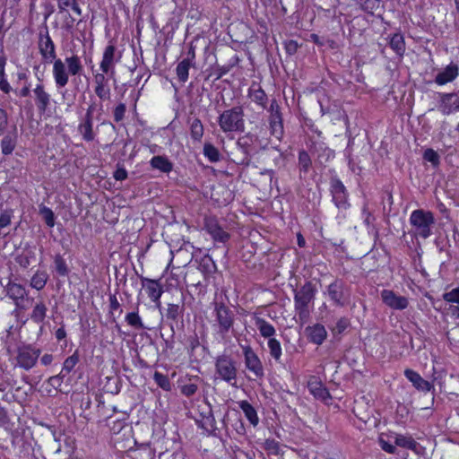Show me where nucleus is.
Masks as SVG:
<instances>
[{
	"instance_id": "nucleus-50",
	"label": "nucleus",
	"mask_w": 459,
	"mask_h": 459,
	"mask_svg": "<svg viewBox=\"0 0 459 459\" xmlns=\"http://www.w3.org/2000/svg\"><path fill=\"white\" fill-rule=\"evenodd\" d=\"M79 360H80L79 351L75 350L74 352L71 356L67 357L65 359V361L63 363L62 371L70 373L75 368V366L79 363Z\"/></svg>"
},
{
	"instance_id": "nucleus-16",
	"label": "nucleus",
	"mask_w": 459,
	"mask_h": 459,
	"mask_svg": "<svg viewBox=\"0 0 459 459\" xmlns=\"http://www.w3.org/2000/svg\"><path fill=\"white\" fill-rule=\"evenodd\" d=\"M240 348L246 368L253 373H263V363L255 350L249 344H240Z\"/></svg>"
},
{
	"instance_id": "nucleus-10",
	"label": "nucleus",
	"mask_w": 459,
	"mask_h": 459,
	"mask_svg": "<svg viewBox=\"0 0 459 459\" xmlns=\"http://www.w3.org/2000/svg\"><path fill=\"white\" fill-rule=\"evenodd\" d=\"M119 59L120 56H117V47L113 40H110L103 50L100 70L113 77L115 75L116 65Z\"/></svg>"
},
{
	"instance_id": "nucleus-33",
	"label": "nucleus",
	"mask_w": 459,
	"mask_h": 459,
	"mask_svg": "<svg viewBox=\"0 0 459 459\" xmlns=\"http://www.w3.org/2000/svg\"><path fill=\"white\" fill-rule=\"evenodd\" d=\"M64 377L65 375H53L47 379L41 387H44L48 393L51 392L52 388L54 390H59L62 393H68L69 390L66 389V386H63L62 385Z\"/></svg>"
},
{
	"instance_id": "nucleus-17",
	"label": "nucleus",
	"mask_w": 459,
	"mask_h": 459,
	"mask_svg": "<svg viewBox=\"0 0 459 459\" xmlns=\"http://www.w3.org/2000/svg\"><path fill=\"white\" fill-rule=\"evenodd\" d=\"M247 97L259 108L264 110L268 108V95L259 82H252L247 89Z\"/></svg>"
},
{
	"instance_id": "nucleus-58",
	"label": "nucleus",
	"mask_w": 459,
	"mask_h": 459,
	"mask_svg": "<svg viewBox=\"0 0 459 459\" xmlns=\"http://www.w3.org/2000/svg\"><path fill=\"white\" fill-rule=\"evenodd\" d=\"M92 75H93V86L109 82V78H111L109 75L106 74L102 71L92 72Z\"/></svg>"
},
{
	"instance_id": "nucleus-64",
	"label": "nucleus",
	"mask_w": 459,
	"mask_h": 459,
	"mask_svg": "<svg viewBox=\"0 0 459 459\" xmlns=\"http://www.w3.org/2000/svg\"><path fill=\"white\" fill-rule=\"evenodd\" d=\"M180 390L186 396H192L197 391V385L194 383L180 385Z\"/></svg>"
},
{
	"instance_id": "nucleus-63",
	"label": "nucleus",
	"mask_w": 459,
	"mask_h": 459,
	"mask_svg": "<svg viewBox=\"0 0 459 459\" xmlns=\"http://www.w3.org/2000/svg\"><path fill=\"white\" fill-rule=\"evenodd\" d=\"M12 221V212L11 211H3L0 213V229H4L11 224Z\"/></svg>"
},
{
	"instance_id": "nucleus-54",
	"label": "nucleus",
	"mask_w": 459,
	"mask_h": 459,
	"mask_svg": "<svg viewBox=\"0 0 459 459\" xmlns=\"http://www.w3.org/2000/svg\"><path fill=\"white\" fill-rule=\"evenodd\" d=\"M156 384L165 391L171 390V383L169 375H153Z\"/></svg>"
},
{
	"instance_id": "nucleus-45",
	"label": "nucleus",
	"mask_w": 459,
	"mask_h": 459,
	"mask_svg": "<svg viewBox=\"0 0 459 459\" xmlns=\"http://www.w3.org/2000/svg\"><path fill=\"white\" fill-rule=\"evenodd\" d=\"M39 213L41 216L42 220L44 221L45 224L48 228H53L56 224V215L52 209L49 207L40 204L39 206Z\"/></svg>"
},
{
	"instance_id": "nucleus-39",
	"label": "nucleus",
	"mask_w": 459,
	"mask_h": 459,
	"mask_svg": "<svg viewBox=\"0 0 459 459\" xmlns=\"http://www.w3.org/2000/svg\"><path fill=\"white\" fill-rule=\"evenodd\" d=\"M194 66L195 64H191L188 62V60L184 59L178 64L176 67V74L178 81L181 83H185L187 82L189 77V69Z\"/></svg>"
},
{
	"instance_id": "nucleus-49",
	"label": "nucleus",
	"mask_w": 459,
	"mask_h": 459,
	"mask_svg": "<svg viewBox=\"0 0 459 459\" xmlns=\"http://www.w3.org/2000/svg\"><path fill=\"white\" fill-rule=\"evenodd\" d=\"M95 95L100 99V101H108L111 98V89L109 82L104 84H98L93 86Z\"/></svg>"
},
{
	"instance_id": "nucleus-25",
	"label": "nucleus",
	"mask_w": 459,
	"mask_h": 459,
	"mask_svg": "<svg viewBox=\"0 0 459 459\" xmlns=\"http://www.w3.org/2000/svg\"><path fill=\"white\" fill-rule=\"evenodd\" d=\"M27 291L25 288L19 283L9 281L6 286V295L12 299L19 309H24V307L21 306V302L24 299Z\"/></svg>"
},
{
	"instance_id": "nucleus-11",
	"label": "nucleus",
	"mask_w": 459,
	"mask_h": 459,
	"mask_svg": "<svg viewBox=\"0 0 459 459\" xmlns=\"http://www.w3.org/2000/svg\"><path fill=\"white\" fill-rule=\"evenodd\" d=\"M142 283V288L150 299L158 307H160L161 302L160 298L164 293L163 286L160 283V279H151L143 275L139 276Z\"/></svg>"
},
{
	"instance_id": "nucleus-5",
	"label": "nucleus",
	"mask_w": 459,
	"mask_h": 459,
	"mask_svg": "<svg viewBox=\"0 0 459 459\" xmlns=\"http://www.w3.org/2000/svg\"><path fill=\"white\" fill-rule=\"evenodd\" d=\"M409 221L416 238L427 239L432 235L435 216L431 211L423 209L414 210L411 212Z\"/></svg>"
},
{
	"instance_id": "nucleus-1",
	"label": "nucleus",
	"mask_w": 459,
	"mask_h": 459,
	"mask_svg": "<svg viewBox=\"0 0 459 459\" xmlns=\"http://www.w3.org/2000/svg\"><path fill=\"white\" fill-rule=\"evenodd\" d=\"M51 64H53L52 75L57 90L68 84L70 75H80L83 71L81 57L75 54L66 56L64 61L61 58H56Z\"/></svg>"
},
{
	"instance_id": "nucleus-26",
	"label": "nucleus",
	"mask_w": 459,
	"mask_h": 459,
	"mask_svg": "<svg viewBox=\"0 0 459 459\" xmlns=\"http://www.w3.org/2000/svg\"><path fill=\"white\" fill-rule=\"evenodd\" d=\"M388 45L390 48L399 57H403L406 50L404 36L401 31L395 32L388 37Z\"/></svg>"
},
{
	"instance_id": "nucleus-37",
	"label": "nucleus",
	"mask_w": 459,
	"mask_h": 459,
	"mask_svg": "<svg viewBox=\"0 0 459 459\" xmlns=\"http://www.w3.org/2000/svg\"><path fill=\"white\" fill-rule=\"evenodd\" d=\"M406 377L419 391L429 392L433 388V379H424L421 375H406Z\"/></svg>"
},
{
	"instance_id": "nucleus-19",
	"label": "nucleus",
	"mask_w": 459,
	"mask_h": 459,
	"mask_svg": "<svg viewBox=\"0 0 459 459\" xmlns=\"http://www.w3.org/2000/svg\"><path fill=\"white\" fill-rule=\"evenodd\" d=\"M307 388L316 399L321 400L325 403H328V401L332 399L328 389L323 385L321 379L316 375L310 376Z\"/></svg>"
},
{
	"instance_id": "nucleus-15",
	"label": "nucleus",
	"mask_w": 459,
	"mask_h": 459,
	"mask_svg": "<svg viewBox=\"0 0 459 459\" xmlns=\"http://www.w3.org/2000/svg\"><path fill=\"white\" fill-rule=\"evenodd\" d=\"M380 297L382 302L386 307L394 310H403L409 306L408 298L396 294L393 290H382Z\"/></svg>"
},
{
	"instance_id": "nucleus-52",
	"label": "nucleus",
	"mask_w": 459,
	"mask_h": 459,
	"mask_svg": "<svg viewBox=\"0 0 459 459\" xmlns=\"http://www.w3.org/2000/svg\"><path fill=\"white\" fill-rule=\"evenodd\" d=\"M253 135L251 134H247L238 138L237 141L238 146L242 150L243 152L248 153L251 151V147L253 144Z\"/></svg>"
},
{
	"instance_id": "nucleus-31",
	"label": "nucleus",
	"mask_w": 459,
	"mask_h": 459,
	"mask_svg": "<svg viewBox=\"0 0 459 459\" xmlns=\"http://www.w3.org/2000/svg\"><path fill=\"white\" fill-rule=\"evenodd\" d=\"M254 324L255 327L258 329L261 336L264 338H274L273 336L276 333L275 327L266 321L264 318L255 316H254Z\"/></svg>"
},
{
	"instance_id": "nucleus-48",
	"label": "nucleus",
	"mask_w": 459,
	"mask_h": 459,
	"mask_svg": "<svg viewBox=\"0 0 459 459\" xmlns=\"http://www.w3.org/2000/svg\"><path fill=\"white\" fill-rule=\"evenodd\" d=\"M424 161L429 162L434 169L440 166V156L437 151L432 148H427L422 154Z\"/></svg>"
},
{
	"instance_id": "nucleus-60",
	"label": "nucleus",
	"mask_w": 459,
	"mask_h": 459,
	"mask_svg": "<svg viewBox=\"0 0 459 459\" xmlns=\"http://www.w3.org/2000/svg\"><path fill=\"white\" fill-rule=\"evenodd\" d=\"M264 448L273 455L280 453L279 443L274 439H266L264 443Z\"/></svg>"
},
{
	"instance_id": "nucleus-28",
	"label": "nucleus",
	"mask_w": 459,
	"mask_h": 459,
	"mask_svg": "<svg viewBox=\"0 0 459 459\" xmlns=\"http://www.w3.org/2000/svg\"><path fill=\"white\" fill-rule=\"evenodd\" d=\"M190 137L195 143H201L204 134V127L200 118L188 117Z\"/></svg>"
},
{
	"instance_id": "nucleus-8",
	"label": "nucleus",
	"mask_w": 459,
	"mask_h": 459,
	"mask_svg": "<svg viewBox=\"0 0 459 459\" xmlns=\"http://www.w3.org/2000/svg\"><path fill=\"white\" fill-rule=\"evenodd\" d=\"M330 193L332 201L338 209L346 210L350 207L349 194L342 181L337 177L330 179Z\"/></svg>"
},
{
	"instance_id": "nucleus-56",
	"label": "nucleus",
	"mask_w": 459,
	"mask_h": 459,
	"mask_svg": "<svg viewBox=\"0 0 459 459\" xmlns=\"http://www.w3.org/2000/svg\"><path fill=\"white\" fill-rule=\"evenodd\" d=\"M443 299L448 303L459 304V287L443 294Z\"/></svg>"
},
{
	"instance_id": "nucleus-30",
	"label": "nucleus",
	"mask_w": 459,
	"mask_h": 459,
	"mask_svg": "<svg viewBox=\"0 0 459 459\" xmlns=\"http://www.w3.org/2000/svg\"><path fill=\"white\" fill-rule=\"evenodd\" d=\"M150 166L162 173L169 174L173 170V163L165 155H156L150 160Z\"/></svg>"
},
{
	"instance_id": "nucleus-20",
	"label": "nucleus",
	"mask_w": 459,
	"mask_h": 459,
	"mask_svg": "<svg viewBox=\"0 0 459 459\" xmlns=\"http://www.w3.org/2000/svg\"><path fill=\"white\" fill-rule=\"evenodd\" d=\"M185 313V303L182 301L181 304L168 303L165 319L169 324L172 332H174V325H178L179 322L183 321Z\"/></svg>"
},
{
	"instance_id": "nucleus-29",
	"label": "nucleus",
	"mask_w": 459,
	"mask_h": 459,
	"mask_svg": "<svg viewBox=\"0 0 459 459\" xmlns=\"http://www.w3.org/2000/svg\"><path fill=\"white\" fill-rule=\"evenodd\" d=\"M47 312L48 307L46 303L43 300H39L34 305L30 315V318L33 323L40 325V330L43 329V324L47 317Z\"/></svg>"
},
{
	"instance_id": "nucleus-21",
	"label": "nucleus",
	"mask_w": 459,
	"mask_h": 459,
	"mask_svg": "<svg viewBox=\"0 0 459 459\" xmlns=\"http://www.w3.org/2000/svg\"><path fill=\"white\" fill-rule=\"evenodd\" d=\"M439 110L444 115L459 111V97L454 92L441 94Z\"/></svg>"
},
{
	"instance_id": "nucleus-57",
	"label": "nucleus",
	"mask_w": 459,
	"mask_h": 459,
	"mask_svg": "<svg viewBox=\"0 0 459 459\" xmlns=\"http://www.w3.org/2000/svg\"><path fill=\"white\" fill-rule=\"evenodd\" d=\"M200 346V341L196 334L190 335L186 340V348L190 353Z\"/></svg>"
},
{
	"instance_id": "nucleus-22",
	"label": "nucleus",
	"mask_w": 459,
	"mask_h": 459,
	"mask_svg": "<svg viewBox=\"0 0 459 459\" xmlns=\"http://www.w3.org/2000/svg\"><path fill=\"white\" fill-rule=\"evenodd\" d=\"M459 75V66L455 63H450L442 71L438 72L435 76V82L437 85H445L452 82Z\"/></svg>"
},
{
	"instance_id": "nucleus-24",
	"label": "nucleus",
	"mask_w": 459,
	"mask_h": 459,
	"mask_svg": "<svg viewBox=\"0 0 459 459\" xmlns=\"http://www.w3.org/2000/svg\"><path fill=\"white\" fill-rule=\"evenodd\" d=\"M240 61V57L235 54L229 59L226 65H216L212 67V71L210 73L209 76L213 77L214 81L219 80L229 74L233 68L238 66Z\"/></svg>"
},
{
	"instance_id": "nucleus-32",
	"label": "nucleus",
	"mask_w": 459,
	"mask_h": 459,
	"mask_svg": "<svg viewBox=\"0 0 459 459\" xmlns=\"http://www.w3.org/2000/svg\"><path fill=\"white\" fill-rule=\"evenodd\" d=\"M217 373H237L235 362L229 355H221L216 359Z\"/></svg>"
},
{
	"instance_id": "nucleus-23",
	"label": "nucleus",
	"mask_w": 459,
	"mask_h": 459,
	"mask_svg": "<svg viewBox=\"0 0 459 459\" xmlns=\"http://www.w3.org/2000/svg\"><path fill=\"white\" fill-rule=\"evenodd\" d=\"M307 338L309 342L321 345L327 337L325 327L319 323L309 325L306 328Z\"/></svg>"
},
{
	"instance_id": "nucleus-27",
	"label": "nucleus",
	"mask_w": 459,
	"mask_h": 459,
	"mask_svg": "<svg viewBox=\"0 0 459 459\" xmlns=\"http://www.w3.org/2000/svg\"><path fill=\"white\" fill-rule=\"evenodd\" d=\"M125 322L128 326L136 331L146 330L149 329L139 313V305H136L135 308L133 311H130L125 316Z\"/></svg>"
},
{
	"instance_id": "nucleus-46",
	"label": "nucleus",
	"mask_w": 459,
	"mask_h": 459,
	"mask_svg": "<svg viewBox=\"0 0 459 459\" xmlns=\"http://www.w3.org/2000/svg\"><path fill=\"white\" fill-rule=\"evenodd\" d=\"M394 443L398 446L412 451H416L419 446V443H417L411 436L396 435Z\"/></svg>"
},
{
	"instance_id": "nucleus-9",
	"label": "nucleus",
	"mask_w": 459,
	"mask_h": 459,
	"mask_svg": "<svg viewBox=\"0 0 459 459\" xmlns=\"http://www.w3.org/2000/svg\"><path fill=\"white\" fill-rule=\"evenodd\" d=\"M204 229L215 243L226 244L230 239V234L223 230L216 216H205Z\"/></svg>"
},
{
	"instance_id": "nucleus-61",
	"label": "nucleus",
	"mask_w": 459,
	"mask_h": 459,
	"mask_svg": "<svg viewBox=\"0 0 459 459\" xmlns=\"http://www.w3.org/2000/svg\"><path fill=\"white\" fill-rule=\"evenodd\" d=\"M55 337L58 342H64V343L61 344L62 346H67V333L64 325H62L55 331Z\"/></svg>"
},
{
	"instance_id": "nucleus-14",
	"label": "nucleus",
	"mask_w": 459,
	"mask_h": 459,
	"mask_svg": "<svg viewBox=\"0 0 459 459\" xmlns=\"http://www.w3.org/2000/svg\"><path fill=\"white\" fill-rule=\"evenodd\" d=\"M40 349L33 348L31 345L20 349L17 354V364L23 369L32 368L40 356Z\"/></svg>"
},
{
	"instance_id": "nucleus-42",
	"label": "nucleus",
	"mask_w": 459,
	"mask_h": 459,
	"mask_svg": "<svg viewBox=\"0 0 459 459\" xmlns=\"http://www.w3.org/2000/svg\"><path fill=\"white\" fill-rule=\"evenodd\" d=\"M238 404L249 422L252 425L256 426L259 420L255 408L247 401H241Z\"/></svg>"
},
{
	"instance_id": "nucleus-40",
	"label": "nucleus",
	"mask_w": 459,
	"mask_h": 459,
	"mask_svg": "<svg viewBox=\"0 0 459 459\" xmlns=\"http://www.w3.org/2000/svg\"><path fill=\"white\" fill-rule=\"evenodd\" d=\"M198 269L205 276H210L216 271V264L210 255H204L200 259Z\"/></svg>"
},
{
	"instance_id": "nucleus-38",
	"label": "nucleus",
	"mask_w": 459,
	"mask_h": 459,
	"mask_svg": "<svg viewBox=\"0 0 459 459\" xmlns=\"http://www.w3.org/2000/svg\"><path fill=\"white\" fill-rule=\"evenodd\" d=\"M48 281V274L46 271L38 270L31 277L30 285L31 288L41 290Z\"/></svg>"
},
{
	"instance_id": "nucleus-36",
	"label": "nucleus",
	"mask_w": 459,
	"mask_h": 459,
	"mask_svg": "<svg viewBox=\"0 0 459 459\" xmlns=\"http://www.w3.org/2000/svg\"><path fill=\"white\" fill-rule=\"evenodd\" d=\"M59 13H68L71 10L74 14L81 16L82 10L77 0H56Z\"/></svg>"
},
{
	"instance_id": "nucleus-7",
	"label": "nucleus",
	"mask_w": 459,
	"mask_h": 459,
	"mask_svg": "<svg viewBox=\"0 0 459 459\" xmlns=\"http://www.w3.org/2000/svg\"><path fill=\"white\" fill-rule=\"evenodd\" d=\"M38 48L45 64H51L57 58L56 45L49 34L48 26H45L39 33Z\"/></svg>"
},
{
	"instance_id": "nucleus-18",
	"label": "nucleus",
	"mask_w": 459,
	"mask_h": 459,
	"mask_svg": "<svg viewBox=\"0 0 459 459\" xmlns=\"http://www.w3.org/2000/svg\"><path fill=\"white\" fill-rule=\"evenodd\" d=\"M35 106L39 112L44 113L51 104V95L47 91L40 80L32 90Z\"/></svg>"
},
{
	"instance_id": "nucleus-4",
	"label": "nucleus",
	"mask_w": 459,
	"mask_h": 459,
	"mask_svg": "<svg viewBox=\"0 0 459 459\" xmlns=\"http://www.w3.org/2000/svg\"><path fill=\"white\" fill-rule=\"evenodd\" d=\"M214 323L212 328L216 333L224 339L233 329L235 316L233 311L224 302H213Z\"/></svg>"
},
{
	"instance_id": "nucleus-47",
	"label": "nucleus",
	"mask_w": 459,
	"mask_h": 459,
	"mask_svg": "<svg viewBox=\"0 0 459 459\" xmlns=\"http://www.w3.org/2000/svg\"><path fill=\"white\" fill-rule=\"evenodd\" d=\"M5 64V59L4 57H0V91L5 94H9L13 91V88L6 79Z\"/></svg>"
},
{
	"instance_id": "nucleus-13",
	"label": "nucleus",
	"mask_w": 459,
	"mask_h": 459,
	"mask_svg": "<svg viewBox=\"0 0 459 459\" xmlns=\"http://www.w3.org/2000/svg\"><path fill=\"white\" fill-rule=\"evenodd\" d=\"M93 110L94 107L90 105L86 109L83 118L79 122L77 130L82 139L87 143L93 142L96 138V132L93 129Z\"/></svg>"
},
{
	"instance_id": "nucleus-35",
	"label": "nucleus",
	"mask_w": 459,
	"mask_h": 459,
	"mask_svg": "<svg viewBox=\"0 0 459 459\" xmlns=\"http://www.w3.org/2000/svg\"><path fill=\"white\" fill-rule=\"evenodd\" d=\"M53 264L58 277H68L70 269L63 255L60 253L56 254L53 257Z\"/></svg>"
},
{
	"instance_id": "nucleus-55",
	"label": "nucleus",
	"mask_w": 459,
	"mask_h": 459,
	"mask_svg": "<svg viewBox=\"0 0 459 459\" xmlns=\"http://www.w3.org/2000/svg\"><path fill=\"white\" fill-rule=\"evenodd\" d=\"M351 325L350 319L348 317L342 316L339 318L335 324L333 328V333L335 334L342 333L349 326Z\"/></svg>"
},
{
	"instance_id": "nucleus-51",
	"label": "nucleus",
	"mask_w": 459,
	"mask_h": 459,
	"mask_svg": "<svg viewBox=\"0 0 459 459\" xmlns=\"http://www.w3.org/2000/svg\"><path fill=\"white\" fill-rule=\"evenodd\" d=\"M267 344L270 355L278 361L282 354L281 342L275 338H270Z\"/></svg>"
},
{
	"instance_id": "nucleus-3",
	"label": "nucleus",
	"mask_w": 459,
	"mask_h": 459,
	"mask_svg": "<svg viewBox=\"0 0 459 459\" xmlns=\"http://www.w3.org/2000/svg\"><path fill=\"white\" fill-rule=\"evenodd\" d=\"M245 114L241 106H235L222 111L218 117V125L221 132L229 135L242 133L245 130Z\"/></svg>"
},
{
	"instance_id": "nucleus-62",
	"label": "nucleus",
	"mask_w": 459,
	"mask_h": 459,
	"mask_svg": "<svg viewBox=\"0 0 459 459\" xmlns=\"http://www.w3.org/2000/svg\"><path fill=\"white\" fill-rule=\"evenodd\" d=\"M108 301H109V311L111 313L118 310L119 315L122 314L123 310L121 308L120 303H119L116 294H110L108 297Z\"/></svg>"
},
{
	"instance_id": "nucleus-41",
	"label": "nucleus",
	"mask_w": 459,
	"mask_h": 459,
	"mask_svg": "<svg viewBox=\"0 0 459 459\" xmlns=\"http://www.w3.org/2000/svg\"><path fill=\"white\" fill-rule=\"evenodd\" d=\"M359 9L368 14L373 15L375 11L379 7L381 0H352Z\"/></svg>"
},
{
	"instance_id": "nucleus-6",
	"label": "nucleus",
	"mask_w": 459,
	"mask_h": 459,
	"mask_svg": "<svg viewBox=\"0 0 459 459\" xmlns=\"http://www.w3.org/2000/svg\"><path fill=\"white\" fill-rule=\"evenodd\" d=\"M266 109L269 113L268 125L270 134L281 141L284 135L283 116L281 106L276 99L270 100V106Z\"/></svg>"
},
{
	"instance_id": "nucleus-59",
	"label": "nucleus",
	"mask_w": 459,
	"mask_h": 459,
	"mask_svg": "<svg viewBox=\"0 0 459 459\" xmlns=\"http://www.w3.org/2000/svg\"><path fill=\"white\" fill-rule=\"evenodd\" d=\"M200 426L206 431L212 433L216 429L214 417L210 414L205 419H204L203 421H201Z\"/></svg>"
},
{
	"instance_id": "nucleus-2",
	"label": "nucleus",
	"mask_w": 459,
	"mask_h": 459,
	"mask_svg": "<svg viewBox=\"0 0 459 459\" xmlns=\"http://www.w3.org/2000/svg\"><path fill=\"white\" fill-rule=\"evenodd\" d=\"M294 309L301 323H305L310 316L309 306L314 302L316 288L312 281H306L299 290L294 289Z\"/></svg>"
},
{
	"instance_id": "nucleus-43",
	"label": "nucleus",
	"mask_w": 459,
	"mask_h": 459,
	"mask_svg": "<svg viewBox=\"0 0 459 459\" xmlns=\"http://www.w3.org/2000/svg\"><path fill=\"white\" fill-rule=\"evenodd\" d=\"M204 155L212 163H215L221 160V154L217 147L211 143H205L204 144Z\"/></svg>"
},
{
	"instance_id": "nucleus-34",
	"label": "nucleus",
	"mask_w": 459,
	"mask_h": 459,
	"mask_svg": "<svg viewBox=\"0 0 459 459\" xmlns=\"http://www.w3.org/2000/svg\"><path fill=\"white\" fill-rule=\"evenodd\" d=\"M17 145L16 133H8L1 140V152L4 156L10 155Z\"/></svg>"
},
{
	"instance_id": "nucleus-12",
	"label": "nucleus",
	"mask_w": 459,
	"mask_h": 459,
	"mask_svg": "<svg viewBox=\"0 0 459 459\" xmlns=\"http://www.w3.org/2000/svg\"><path fill=\"white\" fill-rule=\"evenodd\" d=\"M327 293L332 303L336 307H344L349 293L346 291V285L342 279H335L327 287Z\"/></svg>"
},
{
	"instance_id": "nucleus-53",
	"label": "nucleus",
	"mask_w": 459,
	"mask_h": 459,
	"mask_svg": "<svg viewBox=\"0 0 459 459\" xmlns=\"http://www.w3.org/2000/svg\"><path fill=\"white\" fill-rule=\"evenodd\" d=\"M126 105L123 102H119L118 104H117L112 110L114 122L120 123L121 121H123L126 117Z\"/></svg>"
},
{
	"instance_id": "nucleus-44",
	"label": "nucleus",
	"mask_w": 459,
	"mask_h": 459,
	"mask_svg": "<svg viewBox=\"0 0 459 459\" xmlns=\"http://www.w3.org/2000/svg\"><path fill=\"white\" fill-rule=\"evenodd\" d=\"M299 169L301 173L307 174L312 168V160L308 152L305 150H300L298 153Z\"/></svg>"
}]
</instances>
